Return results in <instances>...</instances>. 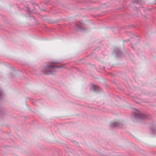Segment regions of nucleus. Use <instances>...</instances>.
I'll list each match as a JSON object with an SVG mask.
<instances>
[{
  "label": "nucleus",
  "instance_id": "nucleus-10",
  "mask_svg": "<svg viewBox=\"0 0 156 156\" xmlns=\"http://www.w3.org/2000/svg\"><path fill=\"white\" fill-rule=\"evenodd\" d=\"M51 63H52L58 64L59 62L58 61H52L51 62Z\"/></svg>",
  "mask_w": 156,
  "mask_h": 156
},
{
  "label": "nucleus",
  "instance_id": "nucleus-4",
  "mask_svg": "<svg viewBox=\"0 0 156 156\" xmlns=\"http://www.w3.org/2000/svg\"><path fill=\"white\" fill-rule=\"evenodd\" d=\"M79 23L82 27L79 26V24H76L75 25V29L77 31L82 32L84 29V28L83 27V22L81 21H79Z\"/></svg>",
  "mask_w": 156,
  "mask_h": 156
},
{
  "label": "nucleus",
  "instance_id": "nucleus-8",
  "mask_svg": "<svg viewBox=\"0 0 156 156\" xmlns=\"http://www.w3.org/2000/svg\"><path fill=\"white\" fill-rule=\"evenodd\" d=\"M151 129L153 134L156 133V125L153 124L151 125Z\"/></svg>",
  "mask_w": 156,
  "mask_h": 156
},
{
  "label": "nucleus",
  "instance_id": "nucleus-9",
  "mask_svg": "<svg viewBox=\"0 0 156 156\" xmlns=\"http://www.w3.org/2000/svg\"><path fill=\"white\" fill-rule=\"evenodd\" d=\"M5 114V109L2 108H0V116L4 115Z\"/></svg>",
  "mask_w": 156,
  "mask_h": 156
},
{
  "label": "nucleus",
  "instance_id": "nucleus-6",
  "mask_svg": "<svg viewBox=\"0 0 156 156\" xmlns=\"http://www.w3.org/2000/svg\"><path fill=\"white\" fill-rule=\"evenodd\" d=\"M110 126L112 128H121L122 127V125L118 122H112L110 124Z\"/></svg>",
  "mask_w": 156,
  "mask_h": 156
},
{
  "label": "nucleus",
  "instance_id": "nucleus-2",
  "mask_svg": "<svg viewBox=\"0 0 156 156\" xmlns=\"http://www.w3.org/2000/svg\"><path fill=\"white\" fill-rule=\"evenodd\" d=\"M134 117L137 121L143 120L145 119H149V116L146 115H144L140 112L137 111V112L133 114Z\"/></svg>",
  "mask_w": 156,
  "mask_h": 156
},
{
  "label": "nucleus",
  "instance_id": "nucleus-3",
  "mask_svg": "<svg viewBox=\"0 0 156 156\" xmlns=\"http://www.w3.org/2000/svg\"><path fill=\"white\" fill-rule=\"evenodd\" d=\"M113 54L116 57L119 58L121 56L122 52L119 48H116L113 51Z\"/></svg>",
  "mask_w": 156,
  "mask_h": 156
},
{
  "label": "nucleus",
  "instance_id": "nucleus-5",
  "mask_svg": "<svg viewBox=\"0 0 156 156\" xmlns=\"http://www.w3.org/2000/svg\"><path fill=\"white\" fill-rule=\"evenodd\" d=\"M90 89L93 91L98 92L101 91V89L99 86L92 84L90 85Z\"/></svg>",
  "mask_w": 156,
  "mask_h": 156
},
{
  "label": "nucleus",
  "instance_id": "nucleus-7",
  "mask_svg": "<svg viewBox=\"0 0 156 156\" xmlns=\"http://www.w3.org/2000/svg\"><path fill=\"white\" fill-rule=\"evenodd\" d=\"M133 3L135 5V7L136 8H140V7H142V5L139 3L138 0H133L132 1Z\"/></svg>",
  "mask_w": 156,
  "mask_h": 156
},
{
  "label": "nucleus",
  "instance_id": "nucleus-1",
  "mask_svg": "<svg viewBox=\"0 0 156 156\" xmlns=\"http://www.w3.org/2000/svg\"><path fill=\"white\" fill-rule=\"evenodd\" d=\"M62 67L61 66L54 65L46 66L41 69V72L39 74H44L46 75L53 74L55 71L54 68H62Z\"/></svg>",
  "mask_w": 156,
  "mask_h": 156
},
{
  "label": "nucleus",
  "instance_id": "nucleus-11",
  "mask_svg": "<svg viewBox=\"0 0 156 156\" xmlns=\"http://www.w3.org/2000/svg\"><path fill=\"white\" fill-rule=\"evenodd\" d=\"M27 10L29 11H30V8L29 7H27Z\"/></svg>",
  "mask_w": 156,
  "mask_h": 156
}]
</instances>
